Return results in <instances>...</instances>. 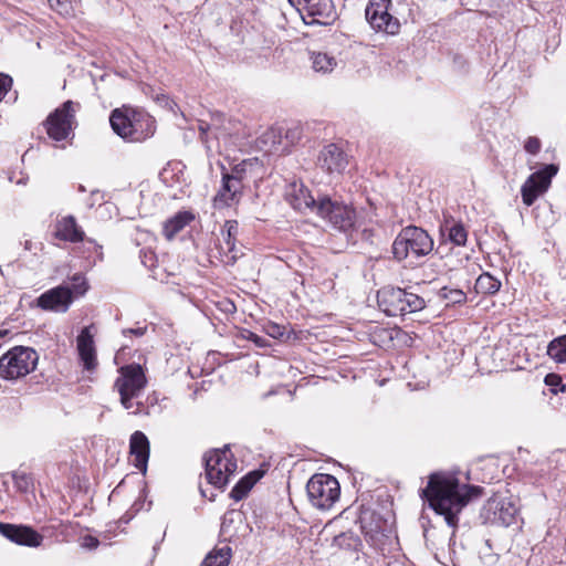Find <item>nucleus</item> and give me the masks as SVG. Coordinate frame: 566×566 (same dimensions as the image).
Segmentation results:
<instances>
[{
    "instance_id": "1",
    "label": "nucleus",
    "mask_w": 566,
    "mask_h": 566,
    "mask_svg": "<svg viewBox=\"0 0 566 566\" xmlns=\"http://www.w3.org/2000/svg\"><path fill=\"white\" fill-rule=\"evenodd\" d=\"M422 492L429 506L442 516L454 532L459 524V515L471 500L481 496L482 488L460 483L449 473H433Z\"/></svg>"
},
{
    "instance_id": "2",
    "label": "nucleus",
    "mask_w": 566,
    "mask_h": 566,
    "mask_svg": "<svg viewBox=\"0 0 566 566\" xmlns=\"http://www.w3.org/2000/svg\"><path fill=\"white\" fill-rule=\"evenodd\" d=\"M432 250V238L426 230L416 226L401 229L391 245L392 258L397 262L407 261L410 265L430 254Z\"/></svg>"
},
{
    "instance_id": "3",
    "label": "nucleus",
    "mask_w": 566,
    "mask_h": 566,
    "mask_svg": "<svg viewBox=\"0 0 566 566\" xmlns=\"http://www.w3.org/2000/svg\"><path fill=\"white\" fill-rule=\"evenodd\" d=\"M377 301L379 308L388 316H403L426 306L424 300L419 295L392 286L378 291Z\"/></svg>"
},
{
    "instance_id": "4",
    "label": "nucleus",
    "mask_w": 566,
    "mask_h": 566,
    "mask_svg": "<svg viewBox=\"0 0 566 566\" xmlns=\"http://www.w3.org/2000/svg\"><path fill=\"white\" fill-rule=\"evenodd\" d=\"M314 213L333 229L344 233L352 231L356 223V212L350 206L326 195L317 198Z\"/></svg>"
},
{
    "instance_id": "5",
    "label": "nucleus",
    "mask_w": 566,
    "mask_h": 566,
    "mask_svg": "<svg viewBox=\"0 0 566 566\" xmlns=\"http://www.w3.org/2000/svg\"><path fill=\"white\" fill-rule=\"evenodd\" d=\"M39 361L38 353L31 347L15 346L0 358V377L15 380L32 373Z\"/></svg>"
},
{
    "instance_id": "6",
    "label": "nucleus",
    "mask_w": 566,
    "mask_h": 566,
    "mask_svg": "<svg viewBox=\"0 0 566 566\" xmlns=\"http://www.w3.org/2000/svg\"><path fill=\"white\" fill-rule=\"evenodd\" d=\"M306 493L313 506L329 510L339 499L340 486L335 476L316 473L308 480Z\"/></svg>"
},
{
    "instance_id": "7",
    "label": "nucleus",
    "mask_w": 566,
    "mask_h": 566,
    "mask_svg": "<svg viewBox=\"0 0 566 566\" xmlns=\"http://www.w3.org/2000/svg\"><path fill=\"white\" fill-rule=\"evenodd\" d=\"M228 447L220 450H213L205 455L206 478L208 482L216 488H224L230 476L237 470L235 460L231 459Z\"/></svg>"
},
{
    "instance_id": "8",
    "label": "nucleus",
    "mask_w": 566,
    "mask_h": 566,
    "mask_svg": "<svg viewBox=\"0 0 566 566\" xmlns=\"http://www.w3.org/2000/svg\"><path fill=\"white\" fill-rule=\"evenodd\" d=\"M146 385V377L139 365H128L120 368V376L114 387L120 396L125 409L133 408L132 399L138 397Z\"/></svg>"
},
{
    "instance_id": "9",
    "label": "nucleus",
    "mask_w": 566,
    "mask_h": 566,
    "mask_svg": "<svg viewBox=\"0 0 566 566\" xmlns=\"http://www.w3.org/2000/svg\"><path fill=\"white\" fill-rule=\"evenodd\" d=\"M78 106L73 101H66L48 116L43 125L51 139L61 142L69 138L75 123V112Z\"/></svg>"
},
{
    "instance_id": "10",
    "label": "nucleus",
    "mask_w": 566,
    "mask_h": 566,
    "mask_svg": "<svg viewBox=\"0 0 566 566\" xmlns=\"http://www.w3.org/2000/svg\"><path fill=\"white\" fill-rule=\"evenodd\" d=\"M518 509L510 497L492 496L482 506L480 518L484 524L510 526L514 523Z\"/></svg>"
},
{
    "instance_id": "11",
    "label": "nucleus",
    "mask_w": 566,
    "mask_h": 566,
    "mask_svg": "<svg viewBox=\"0 0 566 566\" xmlns=\"http://www.w3.org/2000/svg\"><path fill=\"white\" fill-rule=\"evenodd\" d=\"M390 6L391 0H369L365 9V17L373 29L396 34L400 24L398 19L389 13Z\"/></svg>"
},
{
    "instance_id": "12",
    "label": "nucleus",
    "mask_w": 566,
    "mask_h": 566,
    "mask_svg": "<svg viewBox=\"0 0 566 566\" xmlns=\"http://www.w3.org/2000/svg\"><path fill=\"white\" fill-rule=\"evenodd\" d=\"M294 3V0H289ZM302 6L300 11H303V20L307 24L329 25L336 18L337 12L333 0H297Z\"/></svg>"
},
{
    "instance_id": "13",
    "label": "nucleus",
    "mask_w": 566,
    "mask_h": 566,
    "mask_svg": "<svg viewBox=\"0 0 566 566\" xmlns=\"http://www.w3.org/2000/svg\"><path fill=\"white\" fill-rule=\"evenodd\" d=\"M557 166L551 164L532 174L521 188L524 205L532 206L535 200L551 186L552 178L557 174Z\"/></svg>"
},
{
    "instance_id": "14",
    "label": "nucleus",
    "mask_w": 566,
    "mask_h": 566,
    "mask_svg": "<svg viewBox=\"0 0 566 566\" xmlns=\"http://www.w3.org/2000/svg\"><path fill=\"white\" fill-rule=\"evenodd\" d=\"M0 534L10 542L28 547H39L43 542V535L31 526L0 522Z\"/></svg>"
},
{
    "instance_id": "15",
    "label": "nucleus",
    "mask_w": 566,
    "mask_h": 566,
    "mask_svg": "<svg viewBox=\"0 0 566 566\" xmlns=\"http://www.w3.org/2000/svg\"><path fill=\"white\" fill-rule=\"evenodd\" d=\"M73 302L72 291L69 286L60 285L41 294L36 304L45 311L64 313Z\"/></svg>"
},
{
    "instance_id": "16",
    "label": "nucleus",
    "mask_w": 566,
    "mask_h": 566,
    "mask_svg": "<svg viewBox=\"0 0 566 566\" xmlns=\"http://www.w3.org/2000/svg\"><path fill=\"white\" fill-rule=\"evenodd\" d=\"M285 199L293 209L300 212H312L316 210L317 199H315L302 181H292L285 190Z\"/></svg>"
},
{
    "instance_id": "17",
    "label": "nucleus",
    "mask_w": 566,
    "mask_h": 566,
    "mask_svg": "<svg viewBox=\"0 0 566 566\" xmlns=\"http://www.w3.org/2000/svg\"><path fill=\"white\" fill-rule=\"evenodd\" d=\"M318 166L328 174H342L348 165L346 154L335 144L326 145L318 155Z\"/></svg>"
},
{
    "instance_id": "18",
    "label": "nucleus",
    "mask_w": 566,
    "mask_h": 566,
    "mask_svg": "<svg viewBox=\"0 0 566 566\" xmlns=\"http://www.w3.org/2000/svg\"><path fill=\"white\" fill-rule=\"evenodd\" d=\"M243 184L230 179L222 174V185L213 198V206L217 209H222L237 203L241 197Z\"/></svg>"
},
{
    "instance_id": "19",
    "label": "nucleus",
    "mask_w": 566,
    "mask_h": 566,
    "mask_svg": "<svg viewBox=\"0 0 566 566\" xmlns=\"http://www.w3.org/2000/svg\"><path fill=\"white\" fill-rule=\"evenodd\" d=\"M91 327L92 326H86L81 331L80 335L77 336L76 346L80 359L86 370H93L97 365L96 349Z\"/></svg>"
},
{
    "instance_id": "20",
    "label": "nucleus",
    "mask_w": 566,
    "mask_h": 566,
    "mask_svg": "<svg viewBox=\"0 0 566 566\" xmlns=\"http://www.w3.org/2000/svg\"><path fill=\"white\" fill-rule=\"evenodd\" d=\"M155 130L154 117L144 111L134 109L130 142H143L151 137Z\"/></svg>"
},
{
    "instance_id": "21",
    "label": "nucleus",
    "mask_w": 566,
    "mask_h": 566,
    "mask_svg": "<svg viewBox=\"0 0 566 566\" xmlns=\"http://www.w3.org/2000/svg\"><path fill=\"white\" fill-rule=\"evenodd\" d=\"M130 454L134 457V465L146 472L149 459V441L142 431H135L129 440Z\"/></svg>"
},
{
    "instance_id": "22",
    "label": "nucleus",
    "mask_w": 566,
    "mask_h": 566,
    "mask_svg": "<svg viewBox=\"0 0 566 566\" xmlns=\"http://www.w3.org/2000/svg\"><path fill=\"white\" fill-rule=\"evenodd\" d=\"M133 112L132 108L119 109L116 108L111 113L109 123L113 130L124 139L130 140L133 127Z\"/></svg>"
},
{
    "instance_id": "23",
    "label": "nucleus",
    "mask_w": 566,
    "mask_h": 566,
    "mask_svg": "<svg viewBox=\"0 0 566 566\" xmlns=\"http://www.w3.org/2000/svg\"><path fill=\"white\" fill-rule=\"evenodd\" d=\"M238 231L239 223L235 220H227L221 230L222 242L220 243V250L228 254L231 262H235L239 258V251L235 248Z\"/></svg>"
},
{
    "instance_id": "24",
    "label": "nucleus",
    "mask_w": 566,
    "mask_h": 566,
    "mask_svg": "<svg viewBox=\"0 0 566 566\" xmlns=\"http://www.w3.org/2000/svg\"><path fill=\"white\" fill-rule=\"evenodd\" d=\"M55 235L63 241L81 242L84 239V231L77 226L73 216H67L57 222Z\"/></svg>"
},
{
    "instance_id": "25",
    "label": "nucleus",
    "mask_w": 566,
    "mask_h": 566,
    "mask_svg": "<svg viewBox=\"0 0 566 566\" xmlns=\"http://www.w3.org/2000/svg\"><path fill=\"white\" fill-rule=\"evenodd\" d=\"M310 60L312 62V69L316 73L329 74L338 65L337 59L326 52H311Z\"/></svg>"
},
{
    "instance_id": "26",
    "label": "nucleus",
    "mask_w": 566,
    "mask_h": 566,
    "mask_svg": "<svg viewBox=\"0 0 566 566\" xmlns=\"http://www.w3.org/2000/svg\"><path fill=\"white\" fill-rule=\"evenodd\" d=\"M193 214L188 211H179L174 217L168 219L164 224V234L167 239L171 240L178 232H180L187 224L193 220Z\"/></svg>"
},
{
    "instance_id": "27",
    "label": "nucleus",
    "mask_w": 566,
    "mask_h": 566,
    "mask_svg": "<svg viewBox=\"0 0 566 566\" xmlns=\"http://www.w3.org/2000/svg\"><path fill=\"white\" fill-rule=\"evenodd\" d=\"M261 474L258 471L250 472L245 476H243L231 490L230 496L240 501L247 496L252 486L260 479Z\"/></svg>"
},
{
    "instance_id": "28",
    "label": "nucleus",
    "mask_w": 566,
    "mask_h": 566,
    "mask_svg": "<svg viewBox=\"0 0 566 566\" xmlns=\"http://www.w3.org/2000/svg\"><path fill=\"white\" fill-rule=\"evenodd\" d=\"M501 281L492 276L490 273H482L475 281L474 289L476 293L483 295H493L499 292Z\"/></svg>"
},
{
    "instance_id": "29",
    "label": "nucleus",
    "mask_w": 566,
    "mask_h": 566,
    "mask_svg": "<svg viewBox=\"0 0 566 566\" xmlns=\"http://www.w3.org/2000/svg\"><path fill=\"white\" fill-rule=\"evenodd\" d=\"M231 558V547L224 545L214 548L203 559L201 566H228Z\"/></svg>"
},
{
    "instance_id": "30",
    "label": "nucleus",
    "mask_w": 566,
    "mask_h": 566,
    "mask_svg": "<svg viewBox=\"0 0 566 566\" xmlns=\"http://www.w3.org/2000/svg\"><path fill=\"white\" fill-rule=\"evenodd\" d=\"M547 355L556 363H566V334L549 342Z\"/></svg>"
},
{
    "instance_id": "31",
    "label": "nucleus",
    "mask_w": 566,
    "mask_h": 566,
    "mask_svg": "<svg viewBox=\"0 0 566 566\" xmlns=\"http://www.w3.org/2000/svg\"><path fill=\"white\" fill-rule=\"evenodd\" d=\"M256 165V159H247L241 163L234 165L231 169V172H223V175L228 176L230 179L234 181H239L242 184L245 175L252 171V168Z\"/></svg>"
},
{
    "instance_id": "32",
    "label": "nucleus",
    "mask_w": 566,
    "mask_h": 566,
    "mask_svg": "<svg viewBox=\"0 0 566 566\" xmlns=\"http://www.w3.org/2000/svg\"><path fill=\"white\" fill-rule=\"evenodd\" d=\"M446 230H448L449 240L455 245H464L467 242L468 233L464 229L463 224L453 222L450 227L448 223L446 224Z\"/></svg>"
},
{
    "instance_id": "33",
    "label": "nucleus",
    "mask_w": 566,
    "mask_h": 566,
    "mask_svg": "<svg viewBox=\"0 0 566 566\" xmlns=\"http://www.w3.org/2000/svg\"><path fill=\"white\" fill-rule=\"evenodd\" d=\"M545 384H546V386H548L551 388V390L554 394H557L559 391H565L566 390V387L563 384L560 376H558L556 374H548V375H546Z\"/></svg>"
},
{
    "instance_id": "34",
    "label": "nucleus",
    "mask_w": 566,
    "mask_h": 566,
    "mask_svg": "<svg viewBox=\"0 0 566 566\" xmlns=\"http://www.w3.org/2000/svg\"><path fill=\"white\" fill-rule=\"evenodd\" d=\"M442 296L450 303L457 304L465 301L467 296L461 290H447L442 289Z\"/></svg>"
},
{
    "instance_id": "35",
    "label": "nucleus",
    "mask_w": 566,
    "mask_h": 566,
    "mask_svg": "<svg viewBox=\"0 0 566 566\" xmlns=\"http://www.w3.org/2000/svg\"><path fill=\"white\" fill-rule=\"evenodd\" d=\"M264 332L272 338L279 339L284 336L285 327L276 323L270 322L266 325H264Z\"/></svg>"
},
{
    "instance_id": "36",
    "label": "nucleus",
    "mask_w": 566,
    "mask_h": 566,
    "mask_svg": "<svg viewBox=\"0 0 566 566\" xmlns=\"http://www.w3.org/2000/svg\"><path fill=\"white\" fill-rule=\"evenodd\" d=\"M73 287L71 289L72 295L75 293L76 295H83L87 291V284L85 279L81 274H75L73 276Z\"/></svg>"
},
{
    "instance_id": "37",
    "label": "nucleus",
    "mask_w": 566,
    "mask_h": 566,
    "mask_svg": "<svg viewBox=\"0 0 566 566\" xmlns=\"http://www.w3.org/2000/svg\"><path fill=\"white\" fill-rule=\"evenodd\" d=\"M542 147V143L537 137H528L524 144V149L532 155H536Z\"/></svg>"
},
{
    "instance_id": "38",
    "label": "nucleus",
    "mask_w": 566,
    "mask_h": 566,
    "mask_svg": "<svg viewBox=\"0 0 566 566\" xmlns=\"http://www.w3.org/2000/svg\"><path fill=\"white\" fill-rule=\"evenodd\" d=\"M12 86V78L3 73H0V101L6 96Z\"/></svg>"
},
{
    "instance_id": "39",
    "label": "nucleus",
    "mask_w": 566,
    "mask_h": 566,
    "mask_svg": "<svg viewBox=\"0 0 566 566\" xmlns=\"http://www.w3.org/2000/svg\"><path fill=\"white\" fill-rule=\"evenodd\" d=\"M247 338L253 342L258 347H265L268 345V340L255 333L249 332Z\"/></svg>"
},
{
    "instance_id": "40",
    "label": "nucleus",
    "mask_w": 566,
    "mask_h": 566,
    "mask_svg": "<svg viewBox=\"0 0 566 566\" xmlns=\"http://www.w3.org/2000/svg\"><path fill=\"white\" fill-rule=\"evenodd\" d=\"M143 255H140L142 258V262L145 266H148V268H151L154 265V253L151 251L149 252H146V251H142Z\"/></svg>"
},
{
    "instance_id": "41",
    "label": "nucleus",
    "mask_w": 566,
    "mask_h": 566,
    "mask_svg": "<svg viewBox=\"0 0 566 566\" xmlns=\"http://www.w3.org/2000/svg\"><path fill=\"white\" fill-rule=\"evenodd\" d=\"M99 542L96 537H93V536H86L84 538V546L90 548V549H93V548H96L98 546Z\"/></svg>"
},
{
    "instance_id": "42",
    "label": "nucleus",
    "mask_w": 566,
    "mask_h": 566,
    "mask_svg": "<svg viewBox=\"0 0 566 566\" xmlns=\"http://www.w3.org/2000/svg\"><path fill=\"white\" fill-rule=\"evenodd\" d=\"M145 331H146L145 327L129 328V329H124L123 334L124 335L132 334L135 336H143L145 334Z\"/></svg>"
},
{
    "instance_id": "43",
    "label": "nucleus",
    "mask_w": 566,
    "mask_h": 566,
    "mask_svg": "<svg viewBox=\"0 0 566 566\" xmlns=\"http://www.w3.org/2000/svg\"><path fill=\"white\" fill-rule=\"evenodd\" d=\"M15 478H17V484H18V486H19L20 489H22V488H25V489H27V488H28V485H29V479H28L27 476L22 475L20 480H18V476H17V475H15Z\"/></svg>"
},
{
    "instance_id": "44",
    "label": "nucleus",
    "mask_w": 566,
    "mask_h": 566,
    "mask_svg": "<svg viewBox=\"0 0 566 566\" xmlns=\"http://www.w3.org/2000/svg\"><path fill=\"white\" fill-rule=\"evenodd\" d=\"M49 2L51 3V6H53L54 3L56 6H62L66 2V0H49Z\"/></svg>"
},
{
    "instance_id": "45",
    "label": "nucleus",
    "mask_w": 566,
    "mask_h": 566,
    "mask_svg": "<svg viewBox=\"0 0 566 566\" xmlns=\"http://www.w3.org/2000/svg\"><path fill=\"white\" fill-rule=\"evenodd\" d=\"M275 136H276V135H275V132H274V130L268 132V133L265 134V137H266V138H275Z\"/></svg>"
},
{
    "instance_id": "46",
    "label": "nucleus",
    "mask_w": 566,
    "mask_h": 566,
    "mask_svg": "<svg viewBox=\"0 0 566 566\" xmlns=\"http://www.w3.org/2000/svg\"><path fill=\"white\" fill-rule=\"evenodd\" d=\"M8 335V331H0V338H3Z\"/></svg>"
}]
</instances>
